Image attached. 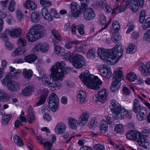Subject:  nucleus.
I'll return each mask as SVG.
<instances>
[{"instance_id": "412c9836", "label": "nucleus", "mask_w": 150, "mask_h": 150, "mask_svg": "<svg viewBox=\"0 0 150 150\" xmlns=\"http://www.w3.org/2000/svg\"><path fill=\"white\" fill-rule=\"evenodd\" d=\"M112 79L122 81L123 79L122 68L118 67L113 73Z\"/></svg>"}, {"instance_id": "b1692460", "label": "nucleus", "mask_w": 150, "mask_h": 150, "mask_svg": "<svg viewBox=\"0 0 150 150\" xmlns=\"http://www.w3.org/2000/svg\"><path fill=\"white\" fill-rule=\"evenodd\" d=\"M8 89L12 92H16L19 90L20 87L18 83L15 81H12L8 86Z\"/></svg>"}, {"instance_id": "58836bf2", "label": "nucleus", "mask_w": 150, "mask_h": 150, "mask_svg": "<svg viewBox=\"0 0 150 150\" xmlns=\"http://www.w3.org/2000/svg\"><path fill=\"white\" fill-rule=\"evenodd\" d=\"M23 73L24 77L26 79H30L33 76V71L30 69H27L25 68L24 69Z\"/></svg>"}, {"instance_id": "c9c22d12", "label": "nucleus", "mask_w": 150, "mask_h": 150, "mask_svg": "<svg viewBox=\"0 0 150 150\" xmlns=\"http://www.w3.org/2000/svg\"><path fill=\"white\" fill-rule=\"evenodd\" d=\"M40 20L39 14L35 12H33L31 15L30 20L33 23H37Z\"/></svg>"}, {"instance_id": "e2e57ef3", "label": "nucleus", "mask_w": 150, "mask_h": 150, "mask_svg": "<svg viewBox=\"0 0 150 150\" xmlns=\"http://www.w3.org/2000/svg\"><path fill=\"white\" fill-rule=\"evenodd\" d=\"M99 19L100 23L102 25L105 24L106 23V19L104 15L103 14H100L99 16Z\"/></svg>"}, {"instance_id": "f257e3e1", "label": "nucleus", "mask_w": 150, "mask_h": 150, "mask_svg": "<svg viewBox=\"0 0 150 150\" xmlns=\"http://www.w3.org/2000/svg\"><path fill=\"white\" fill-rule=\"evenodd\" d=\"M124 49L123 47L121 45L108 50L99 48L97 54L103 61L109 62L112 64H116L119 61L122 55Z\"/></svg>"}, {"instance_id": "c03bdc74", "label": "nucleus", "mask_w": 150, "mask_h": 150, "mask_svg": "<svg viewBox=\"0 0 150 150\" xmlns=\"http://www.w3.org/2000/svg\"><path fill=\"white\" fill-rule=\"evenodd\" d=\"M54 37L59 41L62 39V35H60L58 32L55 29H53L51 31Z\"/></svg>"}, {"instance_id": "e433bc0d", "label": "nucleus", "mask_w": 150, "mask_h": 150, "mask_svg": "<svg viewBox=\"0 0 150 150\" xmlns=\"http://www.w3.org/2000/svg\"><path fill=\"white\" fill-rule=\"evenodd\" d=\"M125 127L122 124H116L114 129V132L117 134H121L124 132Z\"/></svg>"}, {"instance_id": "39448f33", "label": "nucleus", "mask_w": 150, "mask_h": 150, "mask_svg": "<svg viewBox=\"0 0 150 150\" xmlns=\"http://www.w3.org/2000/svg\"><path fill=\"white\" fill-rule=\"evenodd\" d=\"M68 52L65 54L66 59L69 60L73 65L77 69L82 68L85 65V61L83 56L80 54H72Z\"/></svg>"}, {"instance_id": "4d7b16f0", "label": "nucleus", "mask_w": 150, "mask_h": 150, "mask_svg": "<svg viewBox=\"0 0 150 150\" xmlns=\"http://www.w3.org/2000/svg\"><path fill=\"white\" fill-rule=\"evenodd\" d=\"M96 53V50L94 49H92L89 50L87 52V55L88 57L91 58L94 57Z\"/></svg>"}, {"instance_id": "338daca9", "label": "nucleus", "mask_w": 150, "mask_h": 150, "mask_svg": "<svg viewBox=\"0 0 150 150\" xmlns=\"http://www.w3.org/2000/svg\"><path fill=\"white\" fill-rule=\"evenodd\" d=\"M144 39L146 41H150V29L146 32L143 36Z\"/></svg>"}, {"instance_id": "864d4df0", "label": "nucleus", "mask_w": 150, "mask_h": 150, "mask_svg": "<svg viewBox=\"0 0 150 150\" xmlns=\"http://www.w3.org/2000/svg\"><path fill=\"white\" fill-rule=\"evenodd\" d=\"M121 38V36L117 33H113L111 39L114 42L116 43L120 40Z\"/></svg>"}, {"instance_id": "09e8293b", "label": "nucleus", "mask_w": 150, "mask_h": 150, "mask_svg": "<svg viewBox=\"0 0 150 150\" xmlns=\"http://www.w3.org/2000/svg\"><path fill=\"white\" fill-rule=\"evenodd\" d=\"M80 42V41L77 40H75L72 41L67 42L65 44V47L67 49H70L71 48L73 44H78Z\"/></svg>"}, {"instance_id": "5fc2aeb1", "label": "nucleus", "mask_w": 150, "mask_h": 150, "mask_svg": "<svg viewBox=\"0 0 150 150\" xmlns=\"http://www.w3.org/2000/svg\"><path fill=\"white\" fill-rule=\"evenodd\" d=\"M77 29L80 35H83L85 34V26L83 25L82 24L78 25L77 26Z\"/></svg>"}, {"instance_id": "37998d69", "label": "nucleus", "mask_w": 150, "mask_h": 150, "mask_svg": "<svg viewBox=\"0 0 150 150\" xmlns=\"http://www.w3.org/2000/svg\"><path fill=\"white\" fill-rule=\"evenodd\" d=\"M141 23L142 24V28L144 30H146L148 28H150V18H146Z\"/></svg>"}, {"instance_id": "69168bd1", "label": "nucleus", "mask_w": 150, "mask_h": 150, "mask_svg": "<svg viewBox=\"0 0 150 150\" xmlns=\"http://www.w3.org/2000/svg\"><path fill=\"white\" fill-rule=\"evenodd\" d=\"M5 47L8 50H11L13 48V45L10 42L8 41H5Z\"/></svg>"}, {"instance_id": "7ed1b4c3", "label": "nucleus", "mask_w": 150, "mask_h": 150, "mask_svg": "<svg viewBox=\"0 0 150 150\" xmlns=\"http://www.w3.org/2000/svg\"><path fill=\"white\" fill-rule=\"evenodd\" d=\"M65 64L63 62H56L50 69L51 73L50 77L54 82L62 81L63 80L64 75L67 73L65 68Z\"/></svg>"}, {"instance_id": "6e6d98bb", "label": "nucleus", "mask_w": 150, "mask_h": 150, "mask_svg": "<svg viewBox=\"0 0 150 150\" xmlns=\"http://www.w3.org/2000/svg\"><path fill=\"white\" fill-rule=\"evenodd\" d=\"M40 4L43 6L48 7L52 5V3L46 0H40Z\"/></svg>"}, {"instance_id": "dca6fc26", "label": "nucleus", "mask_w": 150, "mask_h": 150, "mask_svg": "<svg viewBox=\"0 0 150 150\" xmlns=\"http://www.w3.org/2000/svg\"><path fill=\"white\" fill-rule=\"evenodd\" d=\"M89 113L84 112L82 113L78 118L79 125L80 126H84L88 122L90 118Z\"/></svg>"}, {"instance_id": "a19ab883", "label": "nucleus", "mask_w": 150, "mask_h": 150, "mask_svg": "<svg viewBox=\"0 0 150 150\" xmlns=\"http://www.w3.org/2000/svg\"><path fill=\"white\" fill-rule=\"evenodd\" d=\"M127 79L131 82H134L137 79V77L136 74L134 72H131L126 75Z\"/></svg>"}, {"instance_id": "0e129e2a", "label": "nucleus", "mask_w": 150, "mask_h": 150, "mask_svg": "<svg viewBox=\"0 0 150 150\" xmlns=\"http://www.w3.org/2000/svg\"><path fill=\"white\" fill-rule=\"evenodd\" d=\"M50 13L51 15V16H53V17L56 18H58L59 17V14L57 12L56 10L54 9H50Z\"/></svg>"}, {"instance_id": "4468645a", "label": "nucleus", "mask_w": 150, "mask_h": 150, "mask_svg": "<svg viewBox=\"0 0 150 150\" xmlns=\"http://www.w3.org/2000/svg\"><path fill=\"white\" fill-rule=\"evenodd\" d=\"M21 29L20 28H17L11 30L9 28H6L4 32L7 34L9 35L13 38H17L21 35Z\"/></svg>"}, {"instance_id": "6e6552de", "label": "nucleus", "mask_w": 150, "mask_h": 150, "mask_svg": "<svg viewBox=\"0 0 150 150\" xmlns=\"http://www.w3.org/2000/svg\"><path fill=\"white\" fill-rule=\"evenodd\" d=\"M39 73L40 76H37L36 79L38 81L42 80V83L46 86L50 85V86L55 89H58L61 86L60 83H56L54 84L50 82V79L49 78V75L45 74L43 69L40 68L39 69Z\"/></svg>"}, {"instance_id": "680f3d73", "label": "nucleus", "mask_w": 150, "mask_h": 150, "mask_svg": "<svg viewBox=\"0 0 150 150\" xmlns=\"http://www.w3.org/2000/svg\"><path fill=\"white\" fill-rule=\"evenodd\" d=\"M137 97L139 98L140 100L142 102L144 103L150 110V103H149L148 102L146 101V100L141 97L139 95L137 96Z\"/></svg>"}, {"instance_id": "0eeeda50", "label": "nucleus", "mask_w": 150, "mask_h": 150, "mask_svg": "<svg viewBox=\"0 0 150 150\" xmlns=\"http://www.w3.org/2000/svg\"><path fill=\"white\" fill-rule=\"evenodd\" d=\"M110 110L112 117L116 120L122 119L125 115L129 118H131V114L130 113L120 104L115 106L114 108H112Z\"/></svg>"}, {"instance_id": "ddd939ff", "label": "nucleus", "mask_w": 150, "mask_h": 150, "mask_svg": "<svg viewBox=\"0 0 150 150\" xmlns=\"http://www.w3.org/2000/svg\"><path fill=\"white\" fill-rule=\"evenodd\" d=\"M49 49V45L45 42H43L37 43L33 50L34 52L40 51L43 52H47Z\"/></svg>"}, {"instance_id": "2eb2a0df", "label": "nucleus", "mask_w": 150, "mask_h": 150, "mask_svg": "<svg viewBox=\"0 0 150 150\" xmlns=\"http://www.w3.org/2000/svg\"><path fill=\"white\" fill-rule=\"evenodd\" d=\"M72 16L75 17H78L80 16V6L75 2H71L70 4Z\"/></svg>"}, {"instance_id": "cd10ccee", "label": "nucleus", "mask_w": 150, "mask_h": 150, "mask_svg": "<svg viewBox=\"0 0 150 150\" xmlns=\"http://www.w3.org/2000/svg\"><path fill=\"white\" fill-rule=\"evenodd\" d=\"M108 125L106 121L104 120H102L100 121L99 130L101 133H105L108 131Z\"/></svg>"}, {"instance_id": "1a4fd4ad", "label": "nucleus", "mask_w": 150, "mask_h": 150, "mask_svg": "<svg viewBox=\"0 0 150 150\" xmlns=\"http://www.w3.org/2000/svg\"><path fill=\"white\" fill-rule=\"evenodd\" d=\"M133 105V111L136 114L137 119L139 121L143 120L145 115L143 110L145 108L139 104V101L136 98L134 99Z\"/></svg>"}, {"instance_id": "7c9ffc66", "label": "nucleus", "mask_w": 150, "mask_h": 150, "mask_svg": "<svg viewBox=\"0 0 150 150\" xmlns=\"http://www.w3.org/2000/svg\"><path fill=\"white\" fill-rule=\"evenodd\" d=\"M86 98V92L83 91H79L77 96V100L81 103H83L85 100Z\"/></svg>"}, {"instance_id": "f8f14e48", "label": "nucleus", "mask_w": 150, "mask_h": 150, "mask_svg": "<svg viewBox=\"0 0 150 150\" xmlns=\"http://www.w3.org/2000/svg\"><path fill=\"white\" fill-rule=\"evenodd\" d=\"M99 71L101 76L106 79H110L112 76L111 69L107 66L103 65Z\"/></svg>"}, {"instance_id": "c85d7f7f", "label": "nucleus", "mask_w": 150, "mask_h": 150, "mask_svg": "<svg viewBox=\"0 0 150 150\" xmlns=\"http://www.w3.org/2000/svg\"><path fill=\"white\" fill-rule=\"evenodd\" d=\"M42 15L44 18L48 22H51L53 20L52 16L49 13L47 9L45 8L42 10Z\"/></svg>"}, {"instance_id": "bf43d9fd", "label": "nucleus", "mask_w": 150, "mask_h": 150, "mask_svg": "<svg viewBox=\"0 0 150 150\" xmlns=\"http://www.w3.org/2000/svg\"><path fill=\"white\" fill-rule=\"evenodd\" d=\"M42 144L43 145L44 148L47 150H51L52 146L51 143L48 141L44 142Z\"/></svg>"}, {"instance_id": "f03ea898", "label": "nucleus", "mask_w": 150, "mask_h": 150, "mask_svg": "<svg viewBox=\"0 0 150 150\" xmlns=\"http://www.w3.org/2000/svg\"><path fill=\"white\" fill-rule=\"evenodd\" d=\"M80 80L89 88L94 90L100 88L102 81L97 76L90 74L88 70L82 72L79 76Z\"/></svg>"}, {"instance_id": "bb28decb", "label": "nucleus", "mask_w": 150, "mask_h": 150, "mask_svg": "<svg viewBox=\"0 0 150 150\" xmlns=\"http://www.w3.org/2000/svg\"><path fill=\"white\" fill-rule=\"evenodd\" d=\"M68 123L69 126L71 128L76 129L79 125L78 120L75 118L71 117H69L68 119Z\"/></svg>"}, {"instance_id": "423d86ee", "label": "nucleus", "mask_w": 150, "mask_h": 150, "mask_svg": "<svg viewBox=\"0 0 150 150\" xmlns=\"http://www.w3.org/2000/svg\"><path fill=\"white\" fill-rule=\"evenodd\" d=\"M128 8H130L134 12H137L139 10V6L137 0H128L126 2L125 6H122L119 4L117 6L114 8L112 11V13L117 14L121 12L124 11Z\"/></svg>"}, {"instance_id": "f704fd0d", "label": "nucleus", "mask_w": 150, "mask_h": 150, "mask_svg": "<svg viewBox=\"0 0 150 150\" xmlns=\"http://www.w3.org/2000/svg\"><path fill=\"white\" fill-rule=\"evenodd\" d=\"M11 79L12 75L11 74H8L1 80V83L3 85L8 86L11 82Z\"/></svg>"}, {"instance_id": "de8ad7c7", "label": "nucleus", "mask_w": 150, "mask_h": 150, "mask_svg": "<svg viewBox=\"0 0 150 150\" xmlns=\"http://www.w3.org/2000/svg\"><path fill=\"white\" fill-rule=\"evenodd\" d=\"M13 140L16 145L18 146H21L23 144L22 141L17 135H16L13 136Z\"/></svg>"}, {"instance_id": "3c124183", "label": "nucleus", "mask_w": 150, "mask_h": 150, "mask_svg": "<svg viewBox=\"0 0 150 150\" xmlns=\"http://www.w3.org/2000/svg\"><path fill=\"white\" fill-rule=\"evenodd\" d=\"M136 51V47L134 45H130L127 47V53L132 54L134 53Z\"/></svg>"}, {"instance_id": "9b49d317", "label": "nucleus", "mask_w": 150, "mask_h": 150, "mask_svg": "<svg viewBox=\"0 0 150 150\" xmlns=\"http://www.w3.org/2000/svg\"><path fill=\"white\" fill-rule=\"evenodd\" d=\"M136 142L139 146L145 149H149L150 142L148 137L142 133H139Z\"/></svg>"}, {"instance_id": "5701e85b", "label": "nucleus", "mask_w": 150, "mask_h": 150, "mask_svg": "<svg viewBox=\"0 0 150 150\" xmlns=\"http://www.w3.org/2000/svg\"><path fill=\"white\" fill-rule=\"evenodd\" d=\"M28 112V115L27 117V120L29 124L32 123L35 121V117L34 115V112L31 106H29Z\"/></svg>"}, {"instance_id": "a878e982", "label": "nucleus", "mask_w": 150, "mask_h": 150, "mask_svg": "<svg viewBox=\"0 0 150 150\" xmlns=\"http://www.w3.org/2000/svg\"><path fill=\"white\" fill-rule=\"evenodd\" d=\"M24 6L25 8H29L30 10H33L37 8V6L34 1L27 0L24 4Z\"/></svg>"}, {"instance_id": "ea45409f", "label": "nucleus", "mask_w": 150, "mask_h": 150, "mask_svg": "<svg viewBox=\"0 0 150 150\" xmlns=\"http://www.w3.org/2000/svg\"><path fill=\"white\" fill-rule=\"evenodd\" d=\"M87 126L90 128H95L98 126L97 120L95 118L93 119L88 122Z\"/></svg>"}, {"instance_id": "a18cd8bd", "label": "nucleus", "mask_w": 150, "mask_h": 150, "mask_svg": "<svg viewBox=\"0 0 150 150\" xmlns=\"http://www.w3.org/2000/svg\"><path fill=\"white\" fill-rule=\"evenodd\" d=\"M54 50L55 53L59 55H61L64 52V48L59 45L55 46Z\"/></svg>"}, {"instance_id": "6ab92c4d", "label": "nucleus", "mask_w": 150, "mask_h": 150, "mask_svg": "<svg viewBox=\"0 0 150 150\" xmlns=\"http://www.w3.org/2000/svg\"><path fill=\"white\" fill-rule=\"evenodd\" d=\"M66 128V126L65 124L59 122L56 124L54 130L57 134H62L64 132Z\"/></svg>"}, {"instance_id": "20e7f679", "label": "nucleus", "mask_w": 150, "mask_h": 150, "mask_svg": "<svg viewBox=\"0 0 150 150\" xmlns=\"http://www.w3.org/2000/svg\"><path fill=\"white\" fill-rule=\"evenodd\" d=\"M45 30L42 26L39 24L33 25L27 34V38L30 42H33L43 37Z\"/></svg>"}, {"instance_id": "2f4dec72", "label": "nucleus", "mask_w": 150, "mask_h": 150, "mask_svg": "<svg viewBox=\"0 0 150 150\" xmlns=\"http://www.w3.org/2000/svg\"><path fill=\"white\" fill-rule=\"evenodd\" d=\"M107 4V2L105 0H97L95 1L93 5L97 7H99L101 9H103L104 6Z\"/></svg>"}, {"instance_id": "603ef678", "label": "nucleus", "mask_w": 150, "mask_h": 150, "mask_svg": "<svg viewBox=\"0 0 150 150\" xmlns=\"http://www.w3.org/2000/svg\"><path fill=\"white\" fill-rule=\"evenodd\" d=\"M16 2L14 0L10 1L8 4V10L11 12H13L15 9Z\"/></svg>"}, {"instance_id": "052dcab7", "label": "nucleus", "mask_w": 150, "mask_h": 150, "mask_svg": "<svg viewBox=\"0 0 150 150\" xmlns=\"http://www.w3.org/2000/svg\"><path fill=\"white\" fill-rule=\"evenodd\" d=\"M16 17L18 20L20 21L23 18V15L20 9H17L16 11Z\"/></svg>"}, {"instance_id": "f3484780", "label": "nucleus", "mask_w": 150, "mask_h": 150, "mask_svg": "<svg viewBox=\"0 0 150 150\" xmlns=\"http://www.w3.org/2000/svg\"><path fill=\"white\" fill-rule=\"evenodd\" d=\"M83 16L85 19L91 21L94 19L96 15L93 9L89 8L85 10L83 12Z\"/></svg>"}, {"instance_id": "4c0bfd02", "label": "nucleus", "mask_w": 150, "mask_h": 150, "mask_svg": "<svg viewBox=\"0 0 150 150\" xmlns=\"http://www.w3.org/2000/svg\"><path fill=\"white\" fill-rule=\"evenodd\" d=\"M37 57L36 55L33 54L28 55L24 58L25 60L29 63L35 62L37 59Z\"/></svg>"}, {"instance_id": "393cba45", "label": "nucleus", "mask_w": 150, "mask_h": 150, "mask_svg": "<svg viewBox=\"0 0 150 150\" xmlns=\"http://www.w3.org/2000/svg\"><path fill=\"white\" fill-rule=\"evenodd\" d=\"M139 133H140L135 131H130L127 133L126 137L128 140H134L136 142Z\"/></svg>"}, {"instance_id": "774afa93", "label": "nucleus", "mask_w": 150, "mask_h": 150, "mask_svg": "<svg viewBox=\"0 0 150 150\" xmlns=\"http://www.w3.org/2000/svg\"><path fill=\"white\" fill-rule=\"evenodd\" d=\"M93 149L94 150H104L105 147L103 145L97 144L94 145Z\"/></svg>"}, {"instance_id": "4be33fe9", "label": "nucleus", "mask_w": 150, "mask_h": 150, "mask_svg": "<svg viewBox=\"0 0 150 150\" xmlns=\"http://www.w3.org/2000/svg\"><path fill=\"white\" fill-rule=\"evenodd\" d=\"M121 81L112 79L110 86V89L112 92H116L118 91L121 85Z\"/></svg>"}, {"instance_id": "9d476101", "label": "nucleus", "mask_w": 150, "mask_h": 150, "mask_svg": "<svg viewBox=\"0 0 150 150\" xmlns=\"http://www.w3.org/2000/svg\"><path fill=\"white\" fill-rule=\"evenodd\" d=\"M48 106L51 110L54 112L58 110L59 100L57 95L52 93L49 97Z\"/></svg>"}, {"instance_id": "a211bd4d", "label": "nucleus", "mask_w": 150, "mask_h": 150, "mask_svg": "<svg viewBox=\"0 0 150 150\" xmlns=\"http://www.w3.org/2000/svg\"><path fill=\"white\" fill-rule=\"evenodd\" d=\"M108 95V93L106 89L105 88L102 89L98 92L97 97V100H98L101 103H104L106 100V98Z\"/></svg>"}, {"instance_id": "473e14b6", "label": "nucleus", "mask_w": 150, "mask_h": 150, "mask_svg": "<svg viewBox=\"0 0 150 150\" xmlns=\"http://www.w3.org/2000/svg\"><path fill=\"white\" fill-rule=\"evenodd\" d=\"M120 28V26L119 23L115 21L113 22L112 25L110 27V31L113 33L118 32Z\"/></svg>"}, {"instance_id": "79ce46f5", "label": "nucleus", "mask_w": 150, "mask_h": 150, "mask_svg": "<svg viewBox=\"0 0 150 150\" xmlns=\"http://www.w3.org/2000/svg\"><path fill=\"white\" fill-rule=\"evenodd\" d=\"M26 43V41L25 38L22 37H20L18 38L17 44L19 47H22L25 46Z\"/></svg>"}, {"instance_id": "13d9d810", "label": "nucleus", "mask_w": 150, "mask_h": 150, "mask_svg": "<svg viewBox=\"0 0 150 150\" xmlns=\"http://www.w3.org/2000/svg\"><path fill=\"white\" fill-rule=\"evenodd\" d=\"M88 48V46L86 44H83L80 46L78 48V51L84 53L87 51Z\"/></svg>"}, {"instance_id": "72a5a7b5", "label": "nucleus", "mask_w": 150, "mask_h": 150, "mask_svg": "<svg viewBox=\"0 0 150 150\" xmlns=\"http://www.w3.org/2000/svg\"><path fill=\"white\" fill-rule=\"evenodd\" d=\"M25 51L26 49L25 47H18L12 53L11 55L13 57L19 56L23 54Z\"/></svg>"}, {"instance_id": "c756f323", "label": "nucleus", "mask_w": 150, "mask_h": 150, "mask_svg": "<svg viewBox=\"0 0 150 150\" xmlns=\"http://www.w3.org/2000/svg\"><path fill=\"white\" fill-rule=\"evenodd\" d=\"M34 89V88L32 86H27L22 90V93L24 96H29L32 94Z\"/></svg>"}, {"instance_id": "8fccbe9b", "label": "nucleus", "mask_w": 150, "mask_h": 150, "mask_svg": "<svg viewBox=\"0 0 150 150\" xmlns=\"http://www.w3.org/2000/svg\"><path fill=\"white\" fill-rule=\"evenodd\" d=\"M9 99V98L8 97L6 93L2 90L0 88V101L5 100L8 101Z\"/></svg>"}, {"instance_id": "49530a36", "label": "nucleus", "mask_w": 150, "mask_h": 150, "mask_svg": "<svg viewBox=\"0 0 150 150\" xmlns=\"http://www.w3.org/2000/svg\"><path fill=\"white\" fill-rule=\"evenodd\" d=\"M12 117L11 115H8L3 116L1 119V123L4 125L7 124Z\"/></svg>"}, {"instance_id": "aec40b11", "label": "nucleus", "mask_w": 150, "mask_h": 150, "mask_svg": "<svg viewBox=\"0 0 150 150\" xmlns=\"http://www.w3.org/2000/svg\"><path fill=\"white\" fill-rule=\"evenodd\" d=\"M48 92V90L47 89L45 88L42 90L39 100L36 103L37 105H41L45 103L47 96Z\"/></svg>"}]
</instances>
